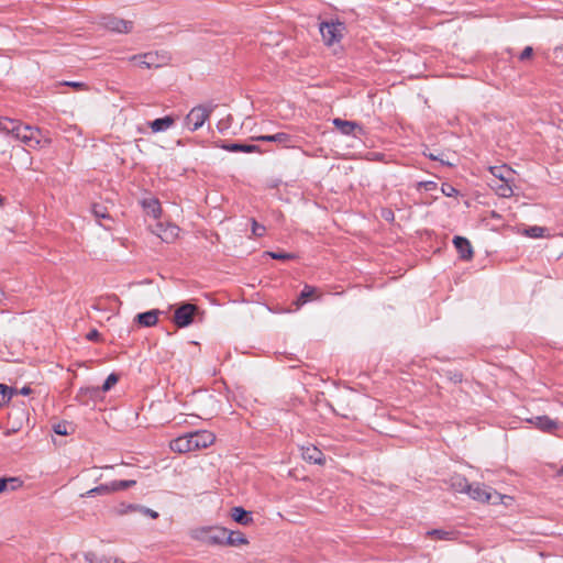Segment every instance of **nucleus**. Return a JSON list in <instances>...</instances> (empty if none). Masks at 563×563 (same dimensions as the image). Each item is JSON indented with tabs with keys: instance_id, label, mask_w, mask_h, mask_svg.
I'll return each mask as SVG.
<instances>
[{
	"instance_id": "obj_1",
	"label": "nucleus",
	"mask_w": 563,
	"mask_h": 563,
	"mask_svg": "<svg viewBox=\"0 0 563 563\" xmlns=\"http://www.w3.org/2000/svg\"><path fill=\"white\" fill-rule=\"evenodd\" d=\"M0 131L11 135L30 148H37L51 143L41 129L9 118H0Z\"/></svg>"
},
{
	"instance_id": "obj_2",
	"label": "nucleus",
	"mask_w": 563,
	"mask_h": 563,
	"mask_svg": "<svg viewBox=\"0 0 563 563\" xmlns=\"http://www.w3.org/2000/svg\"><path fill=\"white\" fill-rule=\"evenodd\" d=\"M216 437L212 432L207 430L191 432L170 442V449L174 452L187 453L190 451L206 449L213 444Z\"/></svg>"
},
{
	"instance_id": "obj_3",
	"label": "nucleus",
	"mask_w": 563,
	"mask_h": 563,
	"mask_svg": "<svg viewBox=\"0 0 563 563\" xmlns=\"http://www.w3.org/2000/svg\"><path fill=\"white\" fill-rule=\"evenodd\" d=\"M227 529L222 527H202L192 531V538L208 545H224Z\"/></svg>"
},
{
	"instance_id": "obj_4",
	"label": "nucleus",
	"mask_w": 563,
	"mask_h": 563,
	"mask_svg": "<svg viewBox=\"0 0 563 563\" xmlns=\"http://www.w3.org/2000/svg\"><path fill=\"white\" fill-rule=\"evenodd\" d=\"M217 106L213 103L194 107L185 118V124L190 131H197L210 118Z\"/></svg>"
},
{
	"instance_id": "obj_5",
	"label": "nucleus",
	"mask_w": 563,
	"mask_h": 563,
	"mask_svg": "<svg viewBox=\"0 0 563 563\" xmlns=\"http://www.w3.org/2000/svg\"><path fill=\"white\" fill-rule=\"evenodd\" d=\"M467 495L477 501L496 504L500 499V495L492 487L484 484H470Z\"/></svg>"
},
{
	"instance_id": "obj_6",
	"label": "nucleus",
	"mask_w": 563,
	"mask_h": 563,
	"mask_svg": "<svg viewBox=\"0 0 563 563\" xmlns=\"http://www.w3.org/2000/svg\"><path fill=\"white\" fill-rule=\"evenodd\" d=\"M100 25L114 33L119 34H128L133 29V22L129 20L121 19L113 14H106L100 18Z\"/></svg>"
},
{
	"instance_id": "obj_7",
	"label": "nucleus",
	"mask_w": 563,
	"mask_h": 563,
	"mask_svg": "<svg viewBox=\"0 0 563 563\" xmlns=\"http://www.w3.org/2000/svg\"><path fill=\"white\" fill-rule=\"evenodd\" d=\"M344 30V23L339 21L322 22L320 24V33L322 35L323 42L328 46L338 43L342 38Z\"/></svg>"
},
{
	"instance_id": "obj_8",
	"label": "nucleus",
	"mask_w": 563,
	"mask_h": 563,
	"mask_svg": "<svg viewBox=\"0 0 563 563\" xmlns=\"http://www.w3.org/2000/svg\"><path fill=\"white\" fill-rule=\"evenodd\" d=\"M197 310H198V308L194 303H189V302L183 303L175 310L174 319H173L174 323L178 328H186V327L190 325L194 321V317H195Z\"/></svg>"
},
{
	"instance_id": "obj_9",
	"label": "nucleus",
	"mask_w": 563,
	"mask_h": 563,
	"mask_svg": "<svg viewBox=\"0 0 563 563\" xmlns=\"http://www.w3.org/2000/svg\"><path fill=\"white\" fill-rule=\"evenodd\" d=\"M252 140L261 142H273L285 148H294L297 146V137L286 132L253 136Z\"/></svg>"
},
{
	"instance_id": "obj_10",
	"label": "nucleus",
	"mask_w": 563,
	"mask_h": 563,
	"mask_svg": "<svg viewBox=\"0 0 563 563\" xmlns=\"http://www.w3.org/2000/svg\"><path fill=\"white\" fill-rule=\"evenodd\" d=\"M154 233L163 242L172 243V242H174L178 238L179 228L177 225H175V224H166V225H164L162 223H158L155 227Z\"/></svg>"
},
{
	"instance_id": "obj_11",
	"label": "nucleus",
	"mask_w": 563,
	"mask_h": 563,
	"mask_svg": "<svg viewBox=\"0 0 563 563\" xmlns=\"http://www.w3.org/2000/svg\"><path fill=\"white\" fill-rule=\"evenodd\" d=\"M528 422L533 424L537 429L542 432L553 433L558 428V421L551 419L548 416H538L531 419H528Z\"/></svg>"
},
{
	"instance_id": "obj_12",
	"label": "nucleus",
	"mask_w": 563,
	"mask_h": 563,
	"mask_svg": "<svg viewBox=\"0 0 563 563\" xmlns=\"http://www.w3.org/2000/svg\"><path fill=\"white\" fill-rule=\"evenodd\" d=\"M100 397L101 389L99 386L81 387L76 395V399L82 405H88L90 400H97Z\"/></svg>"
},
{
	"instance_id": "obj_13",
	"label": "nucleus",
	"mask_w": 563,
	"mask_h": 563,
	"mask_svg": "<svg viewBox=\"0 0 563 563\" xmlns=\"http://www.w3.org/2000/svg\"><path fill=\"white\" fill-rule=\"evenodd\" d=\"M453 244L460 255V258L470 261L473 257V247L471 242L463 236H454Z\"/></svg>"
},
{
	"instance_id": "obj_14",
	"label": "nucleus",
	"mask_w": 563,
	"mask_h": 563,
	"mask_svg": "<svg viewBox=\"0 0 563 563\" xmlns=\"http://www.w3.org/2000/svg\"><path fill=\"white\" fill-rule=\"evenodd\" d=\"M159 314L161 311L158 309H152L136 314L135 321L142 327H154L158 321Z\"/></svg>"
},
{
	"instance_id": "obj_15",
	"label": "nucleus",
	"mask_w": 563,
	"mask_h": 563,
	"mask_svg": "<svg viewBox=\"0 0 563 563\" xmlns=\"http://www.w3.org/2000/svg\"><path fill=\"white\" fill-rule=\"evenodd\" d=\"M301 455L305 461L314 463V464H323L324 455L323 453L316 446H306L301 448Z\"/></svg>"
},
{
	"instance_id": "obj_16",
	"label": "nucleus",
	"mask_w": 563,
	"mask_h": 563,
	"mask_svg": "<svg viewBox=\"0 0 563 563\" xmlns=\"http://www.w3.org/2000/svg\"><path fill=\"white\" fill-rule=\"evenodd\" d=\"M220 147L228 152L261 153L257 145L242 143H222Z\"/></svg>"
},
{
	"instance_id": "obj_17",
	"label": "nucleus",
	"mask_w": 563,
	"mask_h": 563,
	"mask_svg": "<svg viewBox=\"0 0 563 563\" xmlns=\"http://www.w3.org/2000/svg\"><path fill=\"white\" fill-rule=\"evenodd\" d=\"M131 59H142V67L144 68H152V67H159L161 60L159 56L155 52H148L144 54H137L131 56Z\"/></svg>"
},
{
	"instance_id": "obj_18",
	"label": "nucleus",
	"mask_w": 563,
	"mask_h": 563,
	"mask_svg": "<svg viewBox=\"0 0 563 563\" xmlns=\"http://www.w3.org/2000/svg\"><path fill=\"white\" fill-rule=\"evenodd\" d=\"M174 124H175V119L172 115L158 118L148 123L152 132H154V133L164 132V131L170 129Z\"/></svg>"
},
{
	"instance_id": "obj_19",
	"label": "nucleus",
	"mask_w": 563,
	"mask_h": 563,
	"mask_svg": "<svg viewBox=\"0 0 563 563\" xmlns=\"http://www.w3.org/2000/svg\"><path fill=\"white\" fill-rule=\"evenodd\" d=\"M333 124L342 134L345 135H352L354 134L355 130H362V128L356 122L342 120L340 118L334 119Z\"/></svg>"
},
{
	"instance_id": "obj_20",
	"label": "nucleus",
	"mask_w": 563,
	"mask_h": 563,
	"mask_svg": "<svg viewBox=\"0 0 563 563\" xmlns=\"http://www.w3.org/2000/svg\"><path fill=\"white\" fill-rule=\"evenodd\" d=\"M22 485L23 482L19 477H2L0 478V494L16 490Z\"/></svg>"
},
{
	"instance_id": "obj_21",
	"label": "nucleus",
	"mask_w": 563,
	"mask_h": 563,
	"mask_svg": "<svg viewBox=\"0 0 563 563\" xmlns=\"http://www.w3.org/2000/svg\"><path fill=\"white\" fill-rule=\"evenodd\" d=\"M450 487L457 493H466L470 488V483L466 477L462 475H454L450 478Z\"/></svg>"
},
{
	"instance_id": "obj_22",
	"label": "nucleus",
	"mask_w": 563,
	"mask_h": 563,
	"mask_svg": "<svg viewBox=\"0 0 563 563\" xmlns=\"http://www.w3.org/2000/svg\"><path fill=\"white\" fill-rule=\"evenodd\" d=\"M493 188L495 189L496 194L503 198H508L514 194L512 188L508 183V179L504 175L499 176V184L493 186Z\"/></svg>"
},
{
	"instance_id": "obj_23",
	"label": "nucleus",
	"mask_w": 563,
	"mask_h": 563,
	"mask_svg": "<svg viewBox=\"0 0 563 563\" xmlns=\"http://www.w3.org/2000/svg\"><path fill=\"white\" fill-rule=\"evenodd\" d=\"M231 517L235 522L244 526L250 525L253 520L251 514L244 510L242 507H233Z\"/></svg>"
},
{
	"instance_id": "obj_24",
	"label": "nucleus",
	"mask_w": 563,
	"mask_h": 563,
	"mask_svg": "<svg viewBox=\"0 0 563 563\" xmlns=\"http://www.w3.org/2000/svg\"><path fill=\"white\" fill-rule=\"evenodd\" d=\"M225 544L224 545H231V547H236V545H243V544H247L249 541L247 539L245 538V536L241 532H234V531H229L227 529V534H225Z\"/></svg>"
},
{
	"instance_id": "obj_25",
	"label": "nucleus",
	"mask_w": 563,
	"mask_h": 563,
	"mask_svg": "<svg viewBox=\"0 0 563 563\" xmlns=\"http://www.w3.org/2000/svg\"><path fill=\"white\" fill-rule=\"evenodd\" d=\"M84 558L87 562L89 563H124L122 561H120V559L118 558H114V556H106V555H102V556H98L96 553L93 552H87L84 554Z\"/></svg>"
},
{
	"instance_id": "obj_26",
	"label": "nucleus",
	"mask_w": 563,
	"mask_h": 563,
	"mask_svg": "<svg viewBox=\"0 0 563 563\" xmlns=\"http://www.w3.org/2000/svg\"><path fill=\"white\" fill-rule=\"evenodd\" d=\"M16 393V388L0 384V408L7 405Z\"/></svg>"
},
{
	"instance_id": "obj_27",
	"label": "nucleus",
	"mask_w": 563,
	"mask_h": 563,
	"mask_svg": "<svg viewBox=\"0 0 563 563\" xmlns=\"http://www.w3.org/2000/svg\"><path fill=\"white\" fill-rule=\"evenodd\" d=\"M427 536L437 540H453L456 537L454 531L433 529L427 532Z\"/></svg>"
},
{
	"instance_id": "obj_28",
	"label": "nucleus",
	"mask_w": 563,
	"mask_h": 563,
	"mask_svg": "<svg viewBox=\"0 0 563 563\" xmlns=\"http://www.w3.org/2000/svg\"><path fill=\"white\" fill-rule=\"evenodd\" d=\"M136 484V481L134 479H121V481H113L110 483L111 492H118V490H125L130 487H133Z\"/></svg>"
},
{
	"instance_id": "obj_29",
	"label": "nucleus",
	"mask_w": 563,
	"mask_h": 563,
	"mask_svg": "<svg viewBox=\"0 0 563 563\" xmlns=\"http://www.w3.org/2000/svg\"><path fill=\"white\" fill-rule=\"evenodd\" d=\"M316 292V288L309 285H305L303 289L301 290L296 303L297 306H301L306 303Z\"/></svg>"
},
{
	"instance_id": "obj_30",
	"label": "nucleus",
	"mask_w": 563,
	"mask_h": 563,
	"mask_svg": "<svg viewBox=\"0 0 563 563\" xmlns=\"http://www.w3.org/2000/svg\"><path fill=\"white\" fill-rule=\"evenodd\" d=\"M110 484H102L97 487H93L87 490L85 494H81V497H92L95 495H106L112 493L110 489Z\"/></svg>"
},
{
	"instance_id": "obj_31",
	"label": "nucleus",
	"mask_w": 563,
	"mask_h": 563,
	"mask_svg": "<svg viewBox=\"0 0 563 563\" xmlns=\"http://www.w3.org/2000/svg\"><path fill=\"white\" fill-rule=\"evenodd\" d=\"M119 380V375L115 373H111L107 379L104 380L103 385L100 387L101 394L109 391Z\"/></svg>"
},
{
	"instance_id": "obj_32",
	"label": "nucleus",
	"mask_w": 563,
	"mask_h": 563,
	"mask_svg": "<svg viewBox=\"0 0 563 563\" xmlns=\"http://www.w3.org/2000/svg\"><path fill=\"white\" fill-rule=\"evenodd\" d=\"M92 213L93 216L96 217L97 220H101V219H109L110 216L107 211V208L102 205H99V203H95L92 206Z\"/></svg>"
},
{
	"instance_id": "obj_33",
	"label": "nucleus",
	"mask_w": 563,
	"mask_h": 563,
	"mask_svg": "<svg viewBox=\"0 0 563 563\" xmlns=\"http://www.w3.org/2000/svg\"><path fill=\"white\" fill-rule=\"evenodd\" d=\"M441 191L446 197H456L459 195V190L449 183L442 184Z\"/></svg>"
},
{
	"instance_id": "obj_34",
	"label": "nucleus",
	"mask_w": 563,
	"mask_h": 563,
	"mask_svg": "<svg viewBox=\"0 0 563 563\" xmlns=\"http://www.w3.org/2000/svg\"><path fill=\"white\" fill-rule=\"evenodd\" d=\"M544 232H545V229H544V228H542V227H537V225H534V227H530V228L526 231V233H527V235H528V236H530V238H534V239H537V238H542V236L544 235Z\"/></svg>"
},
{
	"instance_id": "obj_35",
	"label": "nucleus",
	"mask_w": 563,
	"mask_h": 563,
	"mask_svg": "<svg viewBox=\"0 0 563 563\" xmlns=\"http://www.w3.org/2000/svg\"><path fill=\"white\" fill-rule=\"evenodd\" d=\"M267 255L274 260L287 261L294 260L295 255L286 252H267Z\"/></svg>"
},
{
	"instance_id": "obj_36",
	"label": "nucleus",
	"mask_w": 563,
	"mask_h": 563,
	"mask_svg": "<svg viewBox=\"0 0 563 563\" xmlns=\"http://www.w3.org/2000/svg\"><path fill=\"white\" fill-rule=\"evenodd\" d=\"M68 429L69 424L67 422H58L53 427L54 432L59 435H67L69 433Z\"/></svg>"
},
{
	"instance_id": "obj_37",
	"label": "nucleus",
	"mask_w": 563,
	"mask_h": 563,
	"mask_svg": "<svg viewBox=\"0 0 563 563\" xmlns=\"http://www.w3.org/2000/svg\"><path fill=\"white\" fill-rule=\"evenodd\" d=\"M60 85L71 87L76 90H88V86L81 81H63Z\"/></svg>"
},
{
	"instance_id": "obj_38",
	"label": "nucleus",
	"mask_w": 563,
	"mask_h": 563,
	"mask_svg": "<svg viewBox=\"0 0 563 563\" xmlns=\"http://www.w3.org/2000/svg\"><path fill=\"white\" fill-rule=\"evenodd\" d=\"M266 229L264 225L257 223L255 220H253L252 222V233L255 235V236H263L264 233H265Z\"/></svg>"
},
{
	"instance_id": "obj_39",
	"label": "nucleus",
	"mask_w": 563,
	"mask_h": 563,
	"mask_svg": "<svg viewBox=\"0 0 563 563\" xmlns=\"http://www.w3.org/2000/svg\"><path fill=\"white\" fill-rule=\"evenodd\" d=\"M418 188H423L426 191H431L437 188V183L428 180V181H420L418 184Z\"/></svg>"
},
{
	"instance_id": "obj_40",
	"label": "nucleus",
	"mask_w": 563,
	"mask_h": 563,
	"mask_svg": "<svg viewBox=\"0 0 563 563\" xmlns=\"http://www.w3.org/2000/svg\"><path fill=\"white\" fill-rule=\"evenodd\" d=\"M533 54V49L531 46H527L523 48V51L521 52L520 56H519V59L520 60H526L528 58H530Z\"/></svg>"
},
{
	"instance_id": "obj_41",
	"label": "nucleus",
	"mask_w": 563,
	"mask_h": 563,
	"mask_svg": "<svg viewBox=\"0 0 563 563\" xmlns=\"http://www.w3.org/2000/svg\"><path fill=\"white\" fill-rule=\"evenodd\" d=\"M148 207L151 208L154 217H157L161 213V207L157 200H153L151 203H148Z\"/></svg>"
},
{
	"instance_id": "obj_42",
	"label": "nucleus",
	"mask_w": 563,
	"mask_h": 563,
	"mask_svg": "<svg viewBox=\"0 0 563 563\" xmlns=\"http://www.w3.org/2000/svg\"><path fill=\"white\" fill-rule=\"evenodd\" d=\"M86 338L89 341H98L100 338V333L96 329H93L87 333Z\"/></svg>"
},
{
	"instance_id": "obj_43",
	"label": "nucleus",
	"mask_w": 563,
	"mask_h": 563,
	"mask_svg": "<svg viewBox=\"0 0 563 563\" xmlns=\"http://www.w3.org/2000/svg\"><path fill=\"white\" fill-rule=\"evenodd\" d=\"M31 393H32V389L29 386H24L21 389H18L16 394H20V395H23V396H27Z\"/></svg>"
},
{
	"instance_id": "obj_44",
	"label": "nucleus",
	"mask_w": 563,
	"mask_h": 563,
	"mask_svg": "<svg viewBox=\"0 0 563 563\" xmlns=\"http://www.w3.org/2000/svg\"><path fill=\"white\" fill-rule=\"evenodd\" d=\"M144 511L146 515H148L153 519H156L158 517V514L152 509L146 508Z\"/></svg>"
},
{
	"instance_id": "obj_45",
	"label": "nucleus",
	"mask_w": 563,
	"mask_h": 563,
	"mask_svg": "<svg viewBox=\"0 0 563 563\" xmlns=\"http://www.w3.org/2000/svg\"><path fill=\"white\" fill-rule=\"evenodd\" d=\"M490 170H492L493 175L498 177V178H499L500 175H503L500 173L501 172V167H497V166L496 167H492Z\"/></svg>"
},
{
	"instance_id": "obj_46",
	"label": "nucleus",
	"mask_w": 563,
	"mask_h": 563,
	"mask_svg": "<svg viewBox=\"0 0 563 563\" xmlns=\"http://www.w3.org/2000/svg\"><path fill=\"white\" fill-rule=\"evenodd\" d=\"M130 62H133L135 64H137L139 66L142 67V59H131V57L129 58Z\"/></svg>"
},
{
	"instance_id": "obj_47",
	"label": "nucleus",
	"mask_w": 563,
	"mask_h": 563,
	"mask_svg": "<svg viewBox=\"0 0 563 563\" xmlns=\"http://www.w3.org/2000/svg\"><path fill=\"white\" fill-rule=\"evenodd\" d=\"M428 157H429L430 159H432V161H438V159H439V157H438V156H435L434 154H429V155H428Z\"/></svg>"
},
{
	"instance_id": "obj_48",
	"label": "nucleus",
	"mask_w": 563,
	"mask_h": 563,
	"mask_svg": "<svg viewBox=\"0 0 563 563\" xmlns=\"http://www.w3.org/2000/svg\"><path fill=\"white\" fill-rule=\"evenodd\" d=\"M389 214L393 216L391 211H388V214H386V218H389Z\"/></svg>"
},
{
	"instance_id": "obj_49",
	"label": "nucleus",
	"mask_w": 563,
	"mask_h": 563,
	"mask_svg": "<svg viewBox=\"0 0 563 563\" xmlns=\"http://www.w3.org/2000/svg\"><path fill=\"white\" fill-rule=\"evenodd\" d=\"M389 214L393 216L391 211H388V214H386V218H389Z\"/></svg>"
},
{
	"instance_id": "obj_50",
	"label": "nucleus",
	"mask_w": 563,
	"mask_h": 563,
	"mask_svg": "<svg viewBox=\"0 0 563 563\" xmlns=\"http://www.w3.org/2000/svg\"><path fill=\"white\" fill-rule=\"evenodd\" d=\"M560 474L563 475V466L560 470Z\"/></svg>"
},
{
	"instance_id": "obj_51",
	"label": "nucleus",
	"mask_w": 563,
	"mask_h": 563,
	"mask_svg": "<svg viewBox=\"0 0 563 563\" xmlns=\"http://www.w3.org/2000/svg\"><path fill=\"white\" fill-rule=\"evenodd\" d=\"M2 201H3V199H2V197L0 196V205H2Z\"/></svg>"
}]
</instances>
